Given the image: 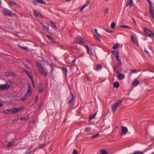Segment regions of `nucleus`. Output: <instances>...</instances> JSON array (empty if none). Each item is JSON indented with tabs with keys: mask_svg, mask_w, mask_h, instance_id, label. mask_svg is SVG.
<instances>
[{
	"mask_svg": "<svg viewBox=\"0 0 154 154\" xmlns=\"http://www.w3.org/2000/svg\"><path fill=\"white\" fill-rule=\"evenodd\" d=\"M76 41L78 43L81 44L84 43V40L81 37L78 36L76 38Z\"/></svg>",
	"mask_w": 154,
	"mask_h": 154,
	"instance_id": "10",
	"label": "nucleus"
},
{
	"mask_svg": "<svg viewBox=\"0 0 154 154\" xmlns=\"http://www.w3.org/2000/svg\"><path fill=\"white\" fill-rule=\"evenodd\" d=\"M116 24L115 22H112L111 25V27L112 29H114L115 27Z\"/></svg>",
	"mask_w": 154,
	"mask_h": 154,
	"instance_id": "36",
	"label": "nucleus"
},
{
	"mask_svg": "<svg viewBox=\"0 0 154 154\" xmlns=\"http://www.w3.org/2000/svg\"><path fill=\"white\" fill-rule=\"evenodd\" d=\"M3 11L5 15H8L9 16H12L14 15L15 14L8 9L5 8L3 9Z\"/></svg>",
	"mask_w": 154,
	"mask_h": 154,
	"instance_id": "5",
	"label": "nucleus"
},
{
	"mask_svg": "<svg viewBox=\"0 0 154 154\" xmlns=\"http://www.w3.org/2000/svg\"><path fill=\"white\" fill-rule=\"evenodd\" d=\"M117 65L119 67H121L122 66L121 61H119V62L117 63Z\"/></svg>",
	"mask_w": 154,
	"mask_h": 154,
	"instance_id": "39",
	"label": "nucleus"
},
{
	"mask_svg": "<svg viewBox=\"0 0 154 154\" xmlns=\"http://www.w3.org/2000/svg\"><path fill=\"white\" fill-rule=\"evenodd\" d=\"M122 102V100H119L118 102H116L113 105L112 111L113 113L116 111L117 108L121 104Z\"/></svg>",
	"mask_w": 154,
	"mask_h": 154,
	"instance_id": "3",
	"label": "nucleus"
},
{
	"mask_svg": "<svg viewBox=\"0 0 154 154\" xmlns=\"http://www.w3.org/2000/svg\"><path fill=\"white\" fill-rule=\"evenodd\" d=\"M28 95L30 96L32 94V88L31 86L29 85L28 86V88L27 91Z\"/></svg>",
	"mask_w": 154,
	"mask_h": 154,
	"instance_id": "16",
	"label": "nucleus"
},
{
	"mask_svg": "<svg viewBox=\"0 0 154 154\" xmlns=\"http://www.w3.org/2000/svg\"><path fill=\"white\" fill-rule=\"evenodd\" d=\"M131 38L132 41L136 45H137L138 44V42L134 38L133 36H132L131 37Z\"/></svg>",
	"mask_w": 154,
	"mask_h": 154,
	"instance_id": "26",
	"label": "nucleus"
},
{
	"mask_svg": "<svg viewBox=\"0 0 154 154\" xmlns=\"http://www.w3.org/2000/svg\"><path fill=\"white\" fill-rule=\"evenodd\" d=\"M33 4L34 5H36L37 4V2L36 1H36H33Z\"/></svg>",
	"mask_w": 154,
	"mask_h": 154,
	"instance_id": "53",
	"label": "nucleus"
},
{
	"mask_svg": "<svg viewBox=\"0 0 154 154\" xmlns=\"http://www.w3.org/2000/svg\"><path fill=\"white\" fill-rule=\"evenodd\" d=\"M39 92L40 93H42L44 90V88L43 84L42 83H40L39 86Z\"/></svg>",
	"mask_w": 154,
	"mask_h": 154,
	"instance_id": "13",
	"label": "nucleus"
},
{
	"mask_svg": "<svg viewBox=\"0 0 154 154\" xmlns=\"http://www.w3.org/2000/svg\"><path fill=\"white\" fill-rule=\"evenodd\" d=\"M36 66L38 67L39 71L41 74L45 76H46L47 75V73L45 72V69L41 63H39L38 62H37Z\"/></svg>",
	"mask_w": 154,
	"mask_h": 154,
	"instance_id": "1",
	"label": "nucleus"
},
{
	"mask_svg": "<svg viewBox=\"0 0 154 154\" xmlns=\"http://www.w3.org/2000/svg\"><path fill=\"white\" fill-rule=\"evenodd\" d=\"M31 81L32 82V85H33V87L35 88V85L34 81L33 79H32V80H31Z\"/></svg>",
	"mask_w": 154,
	"mask_h": 154,
	"instance_id": "49",
	"label": "nucleus"
},
{
	"mask_svg": "<svg viewBox=\"0 0 154 154\" xmlns=\"http://www.w3.org/2000/svg\"><path fill=\"white\" fill-rule=\"evenodd\" d=\"M113 54L115 56H116L118 54V51H116L115 50H113L112 51Z\"/></svg>",
	"mask_w": 154,
	"mask_h": 154,
	"instance_id": "37",
	"label": "nucleus"
},
{
	"mask_svg": "<svg viewBox=\"0 0 154 154\" xmlns=\"http://www.w3.org/2000/svg\"><path fill=\"white\" fill-rule=\"evenodd\" d=\"M152 140H153V142H154V139H153Z\"/></svg>",
	"mask_w": 154,
	"mask_h": 154,
	"instance_id": "64",
	"label": "nucleus"
},
{
	"mask_svg": "<svg viewBox=\"0 0 154 154\" xmlns=\"http://www.w3.org/2000/svg\"><path fill=\"white\" fill-rule=\"evenodd\" d=\"M14 144V142H9L8 144L6 146L8 148L10 147L11 146H13Z\"/></svg>",
	"mask_w": 154,
	"mask_h": 154,
	"instance_id": "18",
	"label": "nucleus"
},
{
	"mask_svg": "<svg viewBox=\"0 0 154 154\" xmlns=\"http://www.w3.org/2000/svg\"><path fill=\"white\" fill-rule=\"evenodd\" d=\"M114 70L116 71V72L118 73L119 72V71L117 67L116 66H115L114 68Z\"/></svg>",
	"mask_w": 154,
	"mask_h": 154,
	"instance_id": "35",
	"label": "nucleus"
},
{
	"mask_svg": "<svg viewBox=\"0 0 154 154\" xmlns=\"http://www.w3.org/2000/svg\"><path fill=\"white\" fill-rule=\"evenodd\" d=\"M91 129V127H86L85 128V131L86 132H88Z\"/></svg>",
	"mask_w": 154,
	"mask_h": 154,
	"instance_id": "34",
	"label": "nucleus"
},
{
	"mask_svg": "<svg viewBox=\"0 0 154 154\" xmlns=\"http://www.w3.org/2000/svg\"><path fill=\"white\" fill-rule=\"evenodd\" d=\"M63 71H64L65 72V74H66V75H67V68L66 67H63Z\"/></svg>",
	"mask_w": 154,
	"mask_h": 154,
	"instance_id": "42",
	"label": "nucleus"
},
{
	"mask_svg": "<svg viewBox=\"0 0 154 154\" xmlns=\"http://www.w3.org/2000/svg\"><path fill=\"white\" fill-rule=\"evenodd\" d=\"M105 31L106 32H108L109 33H112V32H113V31L109 30L108 29H106Z\"/></svg>",
	"mask_w": 154,
	"mask_h": 154,
	"instance_id": "46",
	"label": "nucleus"
},
{
	"mask_svg": "<svg viewBox=\"0 0 154 154\" xmlns=\"http://www.w3.org/2000/svg\"><path fill=\"white\" fill-rule=\"evenodd\" d=\"M144 30L148 36L151 38H153L154 37V33L148 29L146 27L144 28Z\"/></svg>",
	"mask_w": 154,
	"mask_h": 154,
	"instance_id": "4",
	"label": "nucleus"
},
{
	"mask_svg": "<svg viewBox=\"0 0 154 154\" xmlns=\"http://www.w3.org/2000/svg\"><path fill=\"white\" fill-rule=\"evenodd\" d=\"M85 47H86V50H87V53L88 54H89V52L90 51L89 48V47L88 46H86Z\"/></svg>",
	"mask_w": 154,
	"mask_h": 154,
	"instance_id": "41",
	"label": "nucleus"
},
{
	"mask_svg": "<svg viewBox=\"0 0 154 154\" xmlns=\"http://www.w3.org/2000/svg\"><path fill=\"white\" fill-rule=\"evenodd\" d=\"M4 105V104L3 103H1V102L0 101V107Z\"/></svg>",
	"mask_w": 154,
	"mask_h": 154,
	"instance_id": "60",
	"label": "nucleus"
},
{
	"mask_svg": "<svg viewBox=\"0 0 154 154\" xmlns=\"http://www.w3.org/2000/svg\"><path fill=\"white\" fill-rule=\"evenodd\" d=\"M120 27L122 28H125L127 29H131V27L127 25H121L120 26Z\"/></svg>",
	"mask_w": 154,
	"mask_h": 154,
	"instance_id": "30",
	"label": "nucleus"
},
{
	"mask_svg": "<svg viewBox=\"0 0 154 154\" xmlns=\"http://www.w3.org/2000/svg\"><path fill=\"white\" fill-rule=\"evenodd\" d=\"M25 66L27 68H28L29 69H30V67L29 66L27 65L26 64Z\"/></svg>",
	"mask_w": 154,
	"mask_h": 154,
	"instance_id": "59",
	"label": "nucleus"
},
{
	"mask_svg": "<svg viewBox=\"0 0 154 154\" xmlns=\"http://www.w3.org/2000/svg\"><path fill=\"white\" fill-rule=\"evenodd\" d=\"M119 46V44H116L113 46V48L114 49H116Z\"/></svg>",
	"mask_w": 154,
	"mask_h": 154,
	"instance_id": "40",
	"label": "nucleus"
},
{
	"mask_svg": "<svg viewBox=\"0 0 154 154\" xmlns=\"http://www.w3.org/2000/svg\"><path fill=\"white\" fill-rule=\"evenodd\" d=\"M44 143H42V144H40L39 145V146L40 147H42L44 146Z\"/></svg>",
	"mask_w": 154,
	"mask_h": 154,
	"instance_id": "57",
	"label": "nucleus"
},
{
	"mask_svg": "<svg viewBox=\"0 0 154 154\" xmlns=\"http://www.w3.org/2000/svg\"><path fill=\"white\" fill-rule=\"evenodd\" d=\"M10 86L8 84L0 85V89L2 90L8 89L9 88Z\"/></svg>",
	"mask_w": 154,
	"mask_h": 154,
	"instance_id": "11",
	"label": "nucleus"
},
{
	"mask_svg": "<svg viewBox=\"0 0 154 154\" xmlns=\"http://www.w3.org/2000/svg\"><path fill=\"white\" fill-rule=\"evenodd\" d=\"M46 37L48 38L52 42H55V41L54 39V38L50 36L49 35H47Z\"/></svg>",
	"mask_w": 154,
	"mask_h": 154,
	"instance_id": "27",
	"label": "nucleus"
},
{
	"mask_svg": "<svg viewBox=\"0 0 154 154\" xmlns=\"http://www.w3.org/2000/svg\"><path fill=\"white\" fill-rule=\"evenodd\" d=\"M38 99V96L37 95L35 97V103H37Z\"/></svg>",
	"mask_w": 154,
	"mask_h": 154,
	"instance_id": "52",
	"label": "nucleus"
},
{
	"mask_svg": "<svg viewBox=\"0 0 154 154\" xmlns=\"http://www.w3.org/2000/svg\"><path fill=\"white\" fill-rule=\"evenodd\" d=\"M8 4L9 5L17 6V4L16 2H13L11 1H10L8 2Z\"/></svg>",
	"mask_w": 154,
	"mask_h": 154,
	"instance_id": "23",
	"label": "nucleus"
},
{
	"mask_svg": "<svg viewBox=\"0 0 154 154\" xmlns=\"http://www.w3.org/2000/svg\"><path fill=\"white\" fill-rule=\"evenodd\" d=\"M118 77L120 80L122 79L124 77V74H119L118 75Z\"/></svg>",
	"mask_w": 154,
	"mask_h": 154,
	"instance_id": "24",
	"label": "nucleus"
},
{
	"mask_svg": "<svg viewBox=\"0 0 154 154\" xmlns=\"http://www.w3.org/2000/svg\"><path fill=\"white\" fill-rule=\"evenodd\" d=\"M6 75L8 76H10L11 75V73L10 72H8L6 73Z\"/></svg>",
	"mask_w": 154,
	"mask_h": 154,
	"instance_id": "50",
	"label": "nucleus"
},
{
	"mask_svg": "<svg viewBox=\"0 0 154 154\" xmlns=\"http://www.w3.org/2000/svg\"><path fill=\"white\" fill-rule=\"evenodd\" d=\"M129 5H131V7L134 5V4L133 3L132 0H128L126 4V6L128 7Z\"/></svg>",
	"mask_w": 154,
	"mask_h": 154,
	"instance_id": "14",
	"label": "nucleus"
},
{
	"mask_svg": "<svg viewBox=\"0 0 154 154\" xmlns=\"http://www.w3.org/2000/svg\"><path fill=\"white\" fill-rule=\"evenodd\" d=\"M94 37L95 39L97 40L98 41H100V39L98 37H97L96 35H94Z\"/></svg>",
	"mask_w": 154,
	"mask_h": 154,
	"instance_id": "45",
	"label": "nucleus"
},
{
	"mask_svg": "<svg viewBox=\"0 0 154 154\" xmlns=\"http://www.w3.org/2000/svg\"><path fill=\"white\" fill-rule=\"evenodd\" d=\"M133 20L134 23H135V24H136V21H135V20H134V18H133Z\"/></svg>",
	"mask_w": 154,
	"mask_h": 154,
	"instance_id": "62",
	"label": "nucleus"
},
{
	"mask_svg": "<svg viewBox=\"0 0 154 154\" xmlns=\"http://www.w3.org/2000/svg\"><path fill=\"white\" fill-rule=\"evenodd\" d=\"M23 71L25 72L26 73L28 76L30 78L31 80L33 79V74L29 71H26L25 69H23Z\"/></svg>",
	"mask_w": 154,
	"mask_h": 154,
	"instance_id": "7",
	"label": "nucleus"
},
{
	"mask_svg": "<svg viewBox=\"0 0 154 154\" xmlns=\"http://www.w3.org/2000/svg\"><path fill=\"white\" fill-rule=\"evenodd\" d=\"M40 24L42 25V28L46 31H48L49 30V25L47 24V25H45L43 24L42 23H40Z\"/></svg>",
	"mask_w": 154,
	"mask_h": 154,
	"instance_id": "12",
	"label": "nucleus"
},
{
	"mask_svg": "<svg viewBox=\"0 0 154 154\" xmlns=\"http://www.w3.org/2000/svg\"><path fill=\"white\" fill-rule=\"evenodd\" d=\"M34 14L35 16L36 17L40 16L41 18H43L42 15L40 12L37 10H35L34 11Z\"/></svg>",
	"mask_w": 154,
	"mask_h": 154,
	"instance_id": "8",
	"label": "nucleus"
},
{
	"mask_svg": "<svg viewBox=\"0 0 154 154\" xmlns=\"http://www.w3.org/2000/svg\"><path fill=\"white\" fill-rule=\"evenodd\" d=\"M145 52L148 55H149V56H150V55L149 54V53L147 51V50H146V49H145Z\"/></svg>",
	"mask_w": 154,
	"mask_h": 154,
	"instance_id": "54",
	"label": "nucleus"
},
{
	"mask_svg": "<svg viewBox=\"0 0 154 154\" xmlns=\"http://www.w3.org/2000/svg\"><path fill=\"white\" fill-rule=\"evenodd\" d=\"M130 71H131V72H135L137 71V70L134 69H131L130 70Z\"/></svg>",
	"mask_w": 154,
	"mask_h": 154,
	"instance_id": "56",
	"label": "nucleus"
},
{
	"mask_svg": "<svg viewBox=\"0 0 154 154\" xmlns=\"http://www.w3.org/2000/svg\"><path fill=\"white\" fill-rule=\"evenodd\" d=\"M128 129L126 127L124 126H122V127L121 131V133L122 134H121V135H122V134L124 135L126 134L128 132Z\"/></svg>",
	"mask_w": 154,
	"mask_h": 154,
	"instance_id": "9",
	"label": "nucleus"
},
{
	"mask_svg": "<svg viewBox=\"0 0 154 154\" xmlns=\"http://www.w3.org/2000/svg\"><path fill=\"white\" fill-rule=\"evenodd\" d=\"M90 3L89 1H87L85 4L80 9V11L82 12L83 11V9L85 8L86 7L88 6Z\"/></svg>",
	"mask_w": 154,
	"mask_h": 154,
	"instance_id": "15",
	"label": "nucleus"
},
{
	"mask_svg": "<svg viewBox=\"0 0 154 154\" xmlns=\"http://www.w3.org/2000/svg\"><path fill=\"white\" fill-rule=\"evenodd\" d=\"M102 65L100 64H98L97 65V70H100L102 68Z\"/></svg>",
	"mask_w": 154,
	"mask_h": 154,
	"instance_id": "32",
	"label": "nucleus"
},
{
	"mask_svg": "<svg viewBox=\"0 0 154 154\" xmlns=\"http://www.w3.org/2000/svg\"><path fill=\"white\" fill-rule=\"evenodd\" d=\"M51 68L53 70V66H51Z\"/></svg>",
	"mask_w": 154,
	"mask_h": 154,
	"instance_id": "63",
	"label": "nucleus"
},
{
	"mask_svg": "<svg viewBox=\"0 0 154 154\" xmlns=\"http://www.w3.org/2000/svg\"><path fill=\"white\" fill-rule=\"evenodd\" d=\"M147 1L148 2L149 4V10L153 9V6L152 4L151 1L150 0H147Z\"/></svg>",
	"mask_w": 154,
	"mask_h": 154,
	"instance_id": "17",
	"label": "nucleus"
},
{
	"mask_svg": "<svg viewBox=\"0 0 154 154\" xmlns=\"http://www.w3.org/2000/svg\"><path fill=\"white\" fill-rule=\"evenodd\" d=\"M17 121V120H14V121H13V122L15 124L16 123Z\"/></svg>",
	"mask_w": 154,
	"mask_h": 154,
	"instance_id": "61",
	"label": "nucleus"
},
{
	"mask_svg": "<svg viewBox=\"0 0 154 154\" xmlns=\"http://www.w3.org/2000/svg\"><path fill=\"white\" fill-rule=\"evenodd\" d=\"M36 1L42 4H45L46 2L45 1L43 0H36Z\"/></svg>",
	"mask_w": 154,
	"mask_h": 154,
	"instance_id": "33",
	"label": "nucleus"
},
{
	"mask_svg": "<svg viewBox=\"0 0 154 154\" xmlns=\"http://www.w3.org/2000/svg\"><path fill=\"white\" fill-rule=\"evenodd\" d=\"M50 22L53 28H55L56 29H57V27L55 23L52 21H51Z\"/></svg>",
	"mask_w": 154,
	"mask_h": 154,
	"instance_id": "25",
	"label": "nucleus"
},
{
	"mask_svg": "<svg viewBox=\"0 0 154 154\" xmlns=\"http://www.w3.org/2000/svg\"><path fill=\"white\" fill-rule=\"evenodd\" d=\"M154 9L150 10H149V13L152 16V18L154 20V14L153 13Z\"/></svg>",
	"mask_w": 154,
	"mask_h": 154,
	"instance_id": "22",
	"label": "nucleus"
},
{
	"mask_svg": "<svg viewBox=\"0 0 154 154\" xmlns=\"http://www.w3.org/2000/svg\"><path fill=\"white\" fill-rule=\"evenodd\" d=\"M11 109H8L5 110L3 112V113L4 114H9L10 113H11Z\"/></svg>",
	"mask_w": 154,
	"mask_h": 154,
	"instance_id": "28",
	"label": "nucleus"
},
{
	"mask_svg": "<svg viewBox=\"0 0 154 154\" xmlns=\"http://www.w3.org/2000/svg\"><path fill=\"white\" fill-rule=\"evenodd\" d=\"M18 46L22 49L26 50L28 52H29V49H28L27 47H23L19 45H18Z\"/></svg>",
	"mask_w": 154,
	"mask_h": 154,
	"instance_id": "20",
	"label": "nucleus"
},
{
	"mask_svg": "<svg viewBox=\"0 0 154 154\" xmlns=\"http://www.w3.org/2000/svg\"><path fill=\"white\" fill-rule=\"evenodd\" d=\"M29 119V116H27L26 117H21L20 118V119L21 121H26L27 120H28Z\"/></svg>",
	"mask_w": 154,
	"mask_h": 154,
	"instance_id": "19",
	"label": "nucleus"
},
{
	"mask_svg": "<svg viewBox=\"0 0 154 154\" xmlns=\"http://www.w3.org/2000/svg\"><path fill=\"white\" fill-rule=\"evenodd\" d=\"M97 112H95L93 116H90V120H92L97 115Z\"/></svg>",
	"mask_w": 154,
	"mask_h": 154,
	"instance_id": "38",
	"label": "nucleus"
},
{
	"mask_svg": "<svg viewBox=\"0 0 154 154\" xmlns=\"http://www.w3.org/2000/svg\"><path fill=\"white\" fill-rule=\"evenodd\" d=\"M26 100V97H22L21 98V100L22 102Z\"/></svg>",
	"mask_w": 154,
	"mask_h": 154,
	"instance_id": "51",
	"label": "nucleus"
},
{
	"mask_svg": "<svg viewBox=\"0 0 154 154\" xmlns=\"http://www.w3.org/2000/svg\"><path fill=\"white\" fill-rule=\"evenodd\" d=\"M94 31L95 32L96 34L98 36H100V35H99V34L98 33L97 29H94Z\"/></svg>",
	"mask_w": 154,
	"mask_h": 154,
	"instance_id": "48",
	"label": "nucleus"
},
{
	"mask_svg": "<svg viewBox=\"0 0 154 154\" xmlns=\"http://www.w3.org/2000/svg\"><path fill=\"white\" fill-rule=\"evenodd\" d=\"M116 59H117V60L118 61H121V60L120 59H119V56L118 55H118H117L116 56Z\"/></svg>",
	"mask_w": 154,
	"mask_h": 154,
	"instance_id": "47",
	"label": "nucleus"
},
{
	"mask_svg": "<svg viewBox=\"0 0 154 154\" xmlns=\"http://www.w3.org/2000/svg\"><path fill=\"white\" fill-rule=\"evenodd\" d=\"M99 135V133H97L96 135L92 136L91 137L92 139H94L96 138Z\"/></svg>",
	"mask_w": 154,
	"mask_h": 154,
	"instance_id": "31",
	"label": "nucleus"
},
{
	"mask_svg": "<svg viewBox=\"0 0 154 154\" xmlns=\"http://www.w3.org/2000/svg\"><path fill=\"white\" fill-rule=\"evenodd\" d=\"M23 109V107L15 108L11 109V113L13 114L15 113L18 112H20Z\"/></svg>",
	"mask_w": 154,
	"mask_h": 154,
	"instance_id": "6",
	"label": "nucleus"
},
{
	"mask_svg": "<svg viewBox=\"0 0 154 154\" xmlns=\"http://www.w3.org/2000/svg\"><path fill=\"white\" fill-rule=\"evenodd\" d=\"M72 154H78L77 151L75 149H74L72 152Z\"/></svg>",
	"mask_w": 154,
	"mask_h": 154,
	"instance_id": "44",
	"label": "nucleus"
},
{
	"mask_svg": "<svg viewBox=\"0 0 154 154\" xmlns=\"http://www.w3.org/2000/svg\"><path fill=\"white\" fill-rule=\"evenodd\" d=\"M72 89L70 88V91L71 95H72V97L69 101L68 102L69 107L70 108H72V106L74 105L75 100V97L72 94Z\"/></svg>",
	"mask_w": 154,
	"mask_h": 154,
	"instance_id": "2",
	"label": "nucleus"
},
{
	"mask_svg": "<svg viewBox=\"0 0 154 154\" xmlns=\"http://www.w3.org/2000/svg\"><path fill=\"white\" fill-rule=\"evenodd\" d=\"M76 60V59L75 58L74 60L72 61V65H75Z\"/></svg>",
	"mask_w": 154,
	"mask_h": 154,
	"instance_id": "43",
	"label": "nucleus"
},
{
	"mask_svg": "<svg viewBox=\"0 0 154 154\" xmlns=\"http://www.w3.org/2000/svg\"><path fill=\"white\" fill-rule=\"evenodd\" d=\"M104 11L105 13H107L108 12V9L106 8V9L104 10Z\"/></svg>",
	"mask_w": 154,
	"mask_h": 154,
	"instance_id": "55",
	"label": "nucleus"
},
{
	"mask_svg": "<svg viewBox=\"0 0 154 154\" xmlns=\"http://www.w3.org/2000/svg\"><path fill=\"white\" fill-rule=\"evenodd\" d=\"M119 86V84L118 82H115L113 84V87L116 88H118Z\"/></svg>",
	"mask_w": 154,
	"mask_h": 154,
	"instance_id": "21",
	"label": "nucleus"
},
{
	"mask_svg": "<svg viewBox=\"0 0 154 154\" xmlns=\"http://www.w3.org/2000/svg\"><path fill=\"white\" fill-rule=\"evenodd\" d=\"M139 84V82L138 80H136L133 82L132 84L133 86H136Z\"/></svg>",
	"mask_w": 154,
	"mask_h": 154,
	"instance_id": "29",
	"label": "nucleus"
},
{
	"mask_svg": "<svg viewBox=\"0 0 154 154\" xmlns=\"http://www.w3.org/2000/svg\"><path fill=\"white\" fill-rule=\"evenodd\" d=\"M42 106V103H40L38 104V108H40V107H41Z\"/></svg>",
	"mask_w": 154,
	"mask_h": 154,
	"instance_id": "58",
	"label": "nucleus"
}]
</instances>
